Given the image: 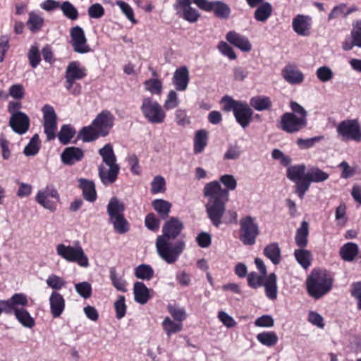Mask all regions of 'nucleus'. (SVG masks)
I'll return each mask as SVG.
<instances>
[{
	"label": "nucleus",
	"mask_w": 361,
	"mask_h": 361,
	"mask_svg": "<svg viewBox=\"0 0 361 361\" xmlns=\"http://www.w3.org/2000/svg\"><path fill=\"white\" fill-rule=\"evenodd\" d=\"M179 105L178 94L175 90H170L164 102V107L166 110L175 109Z\"/></svg>",
	"instance_id": "13d9d810"
},
{
	"label": "nucleus",
	"mask_w": 361,
	"mask_h": 361,
	"mask_svg": "<svg viewBox=\"0 0 361 361\" xmlns=\"http://www.w3.org/2000/svg\"><path fill=\"white\" fill-rule=\"evenodd\" d=\"M190 4L191 0H176L174 6L176 10H183L181 16L185 20L190 23H195L198 20L200 14L195 8L190 6Z\"/></svg>",
	"instance_id": "aec40b11"
},
{
	"label": "nucleus",
	"mask_w": 361,
	"mask_h": 361,
	"mask_svg": "<svg viewBox=\"0 0 361 361\" xmlns=\"http://www.w3.org/2000/svg\"><path fill=\"white\" fill-rule=\"evenodd\" d=\"M43 114V128L47 140H52L56 137L57 129V116L54 107L45 104L42 109Z\"/></svg>",
	"instance_id": "1a4fd4ad"
},
{
	"label": "nucleus",
	"mask_w": 361,
	"mask_h": 361,
	"mask_svg": "<svg viewBox=\"0 0 361 361\" xmlns=\"http://www.w3.org/2000/svg\"><path fill=\"white\" fill-rule=\"evenodd\" d=\"M75 291L80 296L87 299L92 295V286L89 282L83 281L75 285Z\"/></svg>",
	"instance_id": "864d4df0"
},
{
	"label": "nucleus",
	"mask_w": 361,
	"mask_h": 361,
	"mask_svg": "<svg viewBox=\"0 0 361 361\" xmlns=\"http://www.w3.org/2000/svg\"><path fill=\"white\" fill-rule=\"evenodd\" d=\"M233 114L237 122L241 127L245 128L252 120L253 112L247 104L241 102Z\"/></svg>",
	"instance_id": "4be33fe9"
},
{
	"label": "nucleus",
	"mask_w": 361,
	"mask_h": 361,
	"mask_svg": "<svg viewBox=\"0 0 361 361\" xmlns=\"http://www.w3.org/2000/svg\"><path fill=\"white\" fill-rule=\"evenodd\" d=\"M226 39L230 44L243 51L249 52L252 49V45L248 39L235 31L228 32Z\"/></svg>",
	"instance_id": "412c9836"
},
{
	"label": "nucleus",
	"mask_w": 361,
	"mask_h": 361,
	"mask_svg": "<svg viewBox=\"0 0 361 361\" xmlns=\"http://www.w3.org/2000/svg\"><path fill=\"white\" fill-rule=\"evenodd\" d=\"M87 13L91 18H100L104 15V8L102 4L95 3L89 7Z\"/></svg>",
	"instance_id": "338daca9"
},
{
	"label": "nucleus",
	"mask_w": 361,
	"mask_h": 361,
	"mask_svg": "<svg viewBox=\"0 0 361 361\" xmlns=\"http://www.w3.org/2000/svg\"><path fill=\"white\" fill-rule=\"evenodd\" d=\"M201 9L206 11H213L214 15L222 19H227L231 13L229 6L223 1H208L207 0H192Z\"/></svg>",
	"instance_id": "9b49d317"
},
{
	"label": "nucleus",
	"mask_w": 361,
	"mask_h": 361,
	"mask_svg": "<svg viewBox=\"0 0 361 361\" xmlns=\"http://www.w3.org/2000/svg\"><path fill=\"white\" fill-rule=\"evenodd\" d=\"M185 242L182 238L175 242H171L169 239L156 240L157 253L167 264L176 262L185 250Z\"/></svg>",
	"instance_id": "20e7f679"
},
{
	"label": "nucleus",
	"mask_w": 361,
	"mask_h": 361,
	"mask_svg": "<svg viewBox=\"0 0 361 361\" xmlns=\"http://www.w3.org/2000/svg\"><path fill=\"white\" fill-rule=\"evenodd\" d=\"M124 209V204L118 198L112 197L107 205V212L109 216V219L123 215V212Z\"/></svg>",
	"instance_id": "473e14b6"
},
{
	"label": "nucleus",
	"mask_w": 361,
	"mask_h": 361,
	"mask_svg": "<svg viewBox=\"0 0 361 361\" xmlns=\"http://www.w3.org/2000/svg\"><path fill=\"white\" fill-rule=\"evenodd\" d=\"M8 125L14 133L18 135H23L26 133L30 128V119L29 116L23 112L11 116Z\"/></svg>",
	"instance_id": "dca6fc26"
},
{
	"label": "nucleus",
	"mask_w": 361,
	"mask_h": 361,
	"mask_svg": "<svg viewBox=\"0 0 361 361\" xmlns=\"http://www.w3.org/2000/svg\"><path fill=\"white\" fill-rule=\"evenodd\" d=\"M149 291V289L144 283L140 281L135 282L133 286L135 300L141 305L146 304L150 298Z\"/></svg>",
	"instance_id": "393cba45"
},
{
	"label": "nucleus",
	"mask_w": 361,
	"mask_h": 361,
	"mask_svg": "<svg viewBox=\"0 0 361 361\" xmlns=\"http://www.w3.org/2000/svg\"><path fill=\"white\" fill-rule=\"evenodd\" d=\"M59 256L69 262H76L82 267H89V259L80 246H71L60 243L56 247Z\"/></svg>",
	"instance_id": "39448f33"
},
{
	"label": "nucleus",
	"mask_w": 361,
	"mask_h": 361,
	"mask_svg": "<svg viewBox=\"0 0 361 361\" xmlns=\"http://www.w3.org/2000/svg\"><path fill=\"white\" fill-rule=\"evenodd\" d=\"M263 253L275 265L279 264L281 261V249L277 243L267 245L264 248Z\"/></svg>",
	"instance_id": "c85d7f7f"
},
{
	"label": "nucleus",
	"mask_w": 361,
	"mask_h": 361,
	"mask_svg": "<svg viewBox=\"0 0 361 361\" xmlns=\"http://www.w3.org/2000/svg\"><path fill=\"white\" fill-rule=\"evenodd\" d=\"M140 110L146 120L152 124L164 122L166 114L163 107L150 97H145L142 100Z\"/></svg>",
	"instance_id": "423d86ee"
},
{
	"label": "nucleus",
	"mask_w": 361,
	"mask_h": 361,
	"mask_svg": "<svg viewBox=\"0 0 361 361\" xmlns=\"http://www.w3.org/2000/svg\"><path fill=\"white\" fill-rule=\"evenodd\" d=\"M70 43L73 51L76 53L84 54L91 51V47L87 44L83 29L77 25L70 30Z\"/></svg>",
	"instance_id": "9d476101"
},
{
	"label": "nucleus",
	"mask_w": 361,
	"mask_h": 361,
	"mask_svg": "<svg viewBox=\"0 0 361 361\" xmlns=\"http://www.w3.org/2000/svg\"><path fill=\"white\" fill-rule=\"evenodd\" d=\"M282 75L290 84H299L303 80L302 73L291 66L285 67L282 71Z\"/></svg>",
	"instance_id": "7c9ffc66"
},
{
	"label": "nucleus",
	"mask_w": 361,
	"mask_h": 361,
	"mask_svg": "<svg viewBox=\"0 0 361 361\" xmlns=\"http://www.w3.org/2000/svg\"><path fill=\"white\" fill-rule=\"evenodd\" d=\"M84 157V152L78 147H66L61 154V160L63 164L67 165H73L80 161Z\"/></svg>",
	"instance_id": "5701e85b"
},
{
	"label": "nucleus",
	"mask_w": 361,
	"mask_h": 361,
	"mask_svg": "<svg viewBox=\"0 0 361 361\" xmlns=\"http://www.w3.org/2000/svg\"><path fill=\"white\" fill-rule=\"evenodd\" d=\"M294 255L297 262L304 269H307L311 265L312 255L309 251L302 249L296 250L294 252Z\"/></svg>",
	"instance_id": "a19ab883"
},
{
	"label": "nucleus",
	"mask_w": 361,
	"mask_h": 361,
	"mask_svg": "<svg viewBox=\"0 0 361 361\" xmlns=\"http://www.w3.org/2000/svg\"><path fill=\"white\" fill-rule=\"evenodd\" d=\"M86 75L85 68L82 67L78 61L71 62L65 72V75L75 80L84 78Z\"/></svg>",
	"instance_id": "a878e982"
},
{
	"label": "nucleus",
	"mask_w": 361,
	"mask_h": 361,
	"mask_svg": "<svg viewBox=\"0 0 361 361\" xmlns=\"http://www.w3.org/2000/svg\"><path fill=\"white\" fill-rule=\"evenodd\" d=\"M240 240L246 245H254L256 238L259 233V226L255 221V218L246 216L240 221Z\"/></svg>",
	"instance_id": "0eeeda50"
},
{
	"label": "nucleus",
	"mask_w": 361,
	"mask_h": 361,
	"mask_svg": "<svg viewBox=\"0 0 361 361\" xmlns=\"http://www.w3.org/2000/svg\"><path fill=\"white\" fill-rule=\"evenodd\" d=\"M219 180L226 189L222 188L220 183L216 180L207 183L203 188V195L207 199L205 204L207 216L216 227L221 224L228 191L234 190L237 186L236 180L232 175H223Z\"/></svg>",
	"instance_id": "f257e3e1"
},
{
	"label": "nucleus",
	"mask_w": 361,
	"mask_h": 361,
	"mask_svg": "<svg viewBox=\"0 0 361 361\" xmlns=\"http://www.w3.org/2000/svg\"><path fill=\"white\" fill-rule=\"evenodd\" d=\"M46 283L50 288L54 290H60L66 283L63 278L54 274L49 276L46 280Z\"/></svg>",
	"instance_id": "4d7b16f0"
},
{
	"label": "nucleus",
	"mask_w": 361,
	"mask_h": 361,
	"mask_svg": "<svg viewBox=\"0 0 361 361\" xmlns=\"http://www.w3.org/2000/svg\"><path fill=\"white\" fill-rule=\"evenodd\" d=\"M221 103L223 104L222 109L224 111L227 112L233 111L234 113L241 102L235 101L231 97L224 96L221 99Z\"/></svg>",
	"instance_id": "052dcab7"
},
{
	"label": "nucleus",
	"mask_w": 361,
	"mask_h": 361,
	"mask_svg": "<svg viewBox=\"0 0 361 361\" xmlns=\"http://www.w3.org/2000/svg\"><path fill=\"white\" fill-rule=\"evenodd\" d=\"M351 37L352 39H354L355 47L361 48V20H357L353 23Z\"/></svg>",
	"instance_id": "e2e57ef3"
},
{
	"label": "nucleus",
	"mask_w": 361,
	"mask_h": 361,
	"mask_svg": "<svg viewBox=\"0 0 361 361\" xmlns=\"http://www.w3.org/2000/svg\"><path fill=\"white\" fill-rule=\"evenodd\" d=\"M336 131L343 140L361 141V128L356 119L341 121L338 125Z\"/></svg>",
	"instance_id": "6e6552de"
},
{
	"label": "nucleus",
	"mask_w": 361,
	"mask_h": 361,
	"mask_svg": "<svg viewBox=\"0 0 361 361\" xmlns=\"http://www.w3.org/2000/svg\"><path fill=\"white\" fill-rule=\"evenodd\" d=\"M359 251L358 246L355 243H345L341 248L339 254L341 257L346 262L353 261L357 255Z\"/></svg>",
	"instance_id": "c756f323"
},
{
	"label": "nucleus",
	"mask_w": 361,
	"mask_h": 361,
	"mask_svg": "<svg viewBox=\"0 0 361 361\" xmlns=\"http://www.w3.org/2000/svg\"><path fill=\"white\" fill-rule=\"evenodd\" d=\"M15 317L24 327L31 329L35 325L34 318L25 308L20 307V310H16Z\"/></svg>",
	"instance_id": "72a5a7b5"
},
{
	"label": "nucleus",
	"mask_w": 361,
	"mask_h": 361,
	"mask_svg": "<svg viewBox=\"0 0 361 361\" xmlns=\"http://www.w3.org/2000/svg\"><path fill=\"white\" fill-rule=\"evenodd\" d=\"M98 152L102 159V164L98 166L99 178L104 185H111L116 180L120 171L113 146L106 144Z\"/></svg>",
	"instance_id": "f03ea898"
},
{
	"label": "nucleus",
	"mask_w": 361,
	"mask_h": 361,
	"mask_svg": "<svg viewBox=\"0 0 361 361\" xmlns=\"http://www.w3.org/2000/svg\"><path fill=\"white\" fill-rule=\"evenodd\" d=\"M99 136H101L100 133L92 123L88 126L83 127L78 133V137L85 142L94 141Z\"/></svg>",
	"instance_id": "2f4dec72"
},
{
	"label": "nucleus",
	"mask_w": 361,
	"mask_h": 361,
	"mask_svg": "<svg viewBox=\"0 0 361 361\" xmlns=\"http://www.w3.org/2000/svg\"><path fill=\"white\" fill-rule=\"evenodd\" d=\"M257 341L267 346H273L278 341V336L274 331L262 332L257 336Z\"/></svg>",
	"instance_id": "a18cd8bd"
},
{
	"label": "nucleus",
	"mask_w": 361,
	"mask_h": 361,
	"mask_svg": "<svg viewBox=\"0 0 361 361\" xmlns=\"http://www.w3.org/2000/svg\"><path fill=\"white\" fill-rule=\"evenodd\" d=\"M312 19L308 16L297 15L293 20L292 26L299 35L307 36L310 33Z\"/></svg>",
	"instance_id": "a211bd4d"
},
{
	"label": "nucleus",
	"mask_w": 361,
	"mask_h": 361,
	"mask_svg": "<svg viewBox=\"0 0 361 361\" xmlns=\"http://www.w3.org/2000/svg\"><path fill=\"white\" fill-rule=\"evenodd\" d=\"M12 305L15 310H20L28 304L27 296L23 293H16L10 298Z\"/></svg>",
	"instance_id": "bf43d9fd"
},
{
	"label": "nucleus",
	"mask_w": 361,
	"mask_h": 361,
	"mask_svg": "<svg viewBox=\"0 0 361 361\" xmlns=\"http://www.w3.org/2000/svg\"><path fill=\"white\" fill-rule=\"evenodd\" d=\"M27 24L30 31L35 32L42 28L44 24V20L41 16L36 14L35 13L30 12L29 13V18Z\"/></svg>",
	"instance_id": "09e8293b"
},
{
	"label": "nucleus",
	"mask_w": 361,
	"mask_h": 361,
	"mask_svg": "<svg viewBox=\"0 0 361 361\" xmlns=\"http://www.w3.org/2000/svg\"><path fill=\"white\" fill-rule=\"evenodd\" d=\"M305 283L308 294L316 298V269L312 271Z\"/></svg>",
	"instance_id": "680f3d73"
},
{
	"label": "nucleus",
	"mask_w": 361,
	"mask_h": 361,
	"mask_svg": "<svg viewBox=\"0 0 361 361\" xmlns=\"http://www.w3.org/2000/svg\"><path fill=\"white\" fill-rule=\"evenodd\" d=\"M145 90L152 94L160 95L162 92L163 85L161 80L158 79H149L144 82Z\"/></svg>",
	"instance_id": "49530a36"
},
{
	"label": "nucleus",
	"mask_w": 361,
	"mask_h": 361,
	"mask_svg": "<svg viewBox=\"0 0 361 361\" xmlns=\"http://www.w3.org/2000/svg\"><path fill=\"white\" fill-rule=\"evenodd\" d=\"M162 326L167 336H170L173 334L180 332L183 329V324L180 322H175L169 317H166L163 322Z\"/></svg>",
	"instance_id": "37998d69"
},
{
	"label": "nucleus",
	"mask_w": 361,
	"mask_h": 361,
	"mask_svg": "<svg viewBox=\"0 0 361 361\" xmlns=\"http://www.w3.org/2000/svg\"><path fill=\"white\" fill-rule=\"evenodd\" d=\"M272 6L270 3L264 2L255 11L254 18L258 22L264 23L271 16Z\"/></svg>",
	"instance_id": "f704fd0d"
},
{
	"label": "nucleus",
	"mask_w": 361,
	"mask_h": 361,
	"mask_svg": "<svg viewBox=\"0 0 361 361\" xmlns=\"http://www.w3.org/2000/svg\"><path fill=\"white\" fill-rule=\"evenodd\" d=\"M304 164L294 165L288 167L287 178L295 183V192L302 199L311 183L316 181V171L311 169L305 173Z\"/></svg>",
	"instance_id": "7ed1b4c3"
},
{
	"label": "nucleus",
	"mask_w": 361,
	"mask_h": 361,
	"mask_svg": "<svg viewBox=\"0 0 361 361\" xmlns=\"http://www.w3.org/2000/svg\"><path fill=\"white\" fill-rule=\"evenodd\" d=\"M110 279H111L112 284L115 288H116L118 290H120L122 292L126 291V282L122 278V276H118L115 268H111L110 269Z\"/></svg>",
	"instance_id": "8fccbe9b"
},
{
	"label": "nucleus",
	"mask_w": 361,
	"mask_h": 361,
	"mask_svg": "<svg viewBox=\"0 0 361 361\" xmlns=\"http://www.w3.org/2000/svg\"><path fill=\"white\" fill-rule=\"evenodd\" d=\"M114 307L116 313V317L118 319L125 317L126 305L125 303V297L123 295L118 296L117 300L114 303Z\"/></svg>",
	"instance_id": "0e129e2a"
},
{
	"label": "nucleus",
	"mask_w": 361,
	"mask_h": 361,
	"mask_svg": "<svg viewBox=\"0 0 361 361\" xmlns=\"http://www.w3.org/2000/svg\"><path fill=\"white\" fill-rule=\"evenodd\" d=\"M166 191V181L161 176H157L151 183V192L157 194Z\"/></svg>",
	"instance_id": "5fc2aeb1"
},
{
	"label": "nucleus",
	"mask_w": 361,
	"mask_h": 361,
	"mask_svg": "<svg viewBox=\"0 0 361 361\" xmlns=\"http://www.w3.org/2000/svg\"><path fill=\"white\" fill-rule=\"evenodd\" d=\"M115 231L120 234L126 233L129 230V225L124 215L109 219Z\"/></svg>",
	"instance_id": "c03bdc74"
},
{
	"label": "nucleus",
	"mask_w": 361,
	"mask_h": 361,
	"mask_svg": "<svg viewBox=\"0 0 361 361\" xmlns=\"http://www.w3.org/2000/svg\"><path fill=\"white\" fill-rule=\"evenodd\" d=\"M334 274L326 269L317 270V299L328 294L333 288Z\"/></svg>",
	"instance_id": "ddd939ff"
},
{
	"label": "nucleus",
	"mask_w": 361,
	"mask_h": 361,
	"mask_svg": "<svg viewBox=\"0 0 361 361\" xmlns=\"http://www.w3.org/2000/svg\"><path fill=\"white\" fill-rule=\"evenodd\" d=\"M80 188L82 190V195L84 198L89 202H94L97 198V193L95 190L94 183L86 179L80 178L79 180Z\"/></svg>",
	"instance_id": "cd10ccee"
},
{
	"label": "nucleus",
	"mask_w": 361,
	"mask_h": 361,
	"mask_svg": "<svg viewBox=\"0 0 361 361\" xmlns=\"http://www.w3.org/2000/svg\"><path fill=\"white\" fill-rule=\"evenodd\" d=\"M267 276L261 274H258L256 272H251L247 276L248 285L253 288L261 287L264 284Z\"/></svg>",
	"instance_id": "603ef678"
},
{
	"label": "nucleus",
	"mask_w": 361,
	"mask_h": 361,
	"mask_svg": "<svg viewBox=\"0 0 361 361\" xmlns=\"http://www.w3.org/2000/svg\"><path fill=\"white\" fill-rule=\"evenodd\" d=\"M39 148L40 142L39 135L35 134L30 139L29 143L25 147L23 153L27 157L35 156L39 152Z\"/></svg>",
	"instance_id": "79ce46f5"
},
{
	"label": "nucleus",
	"mask_w": 361,
	"mask_h": 361,
	"mask_svg": "<svg viewBox=\"0 0 361 361\" xmlns=\"http://www.w3.org/2000/svg\"><path fill=\"white\" fill-rule=\"evenodd\" d=\"M114 121V115L109 111H103L96 116L92 123L101 136L105 137L113 127Z\"/></svg>",
	"instance_id": "2eb2a0df"
},
{
	"label": "nucleus",
	"mask_w": 361,
	"mask_h": 361,
	"mask_svg": "<svg viewBox=\"0 0 361 361\" xmlns=\"http://www.w3.org/2000/svg\"><path fill=\"white\" fill-rule=\"evenodd\" d=\"M116 4L119 6L123 13L132 23L135 24L137 23V20L134 16L133 10L128 4L123 1L118 0L116 1Z\"/></svg>",
	"instance_id": "6e6d98bb"
},
{
	"label": "nucleus",
	"mask_w": 361,
	"mask_h": 361,
	"mask_svg": "<svg viewBox=\"0 0 361 361\" xmlns=\"http://www.w3.org/2000/svg\"><path fill=\"white\" fill-rule=\"evenodd\" d=\"M350 293L357 301V309L361 310V281L353 283L351 285Z\"/></svg>",
	"instance_id": "774afa93"
},
{
	"label": "nucleus",
	"mask_w": 361,
	"mask_h": 361,
	"mask_svg": "<svg viewBox=\"0 0 361 361\" xmlns=\"http://www.w3.org/2000/svg\"><path fill=\"white\" fill-rule=\"evenodd\" d=\"M154 209L159 213L161 218L165 219L168 217L171 208V204L164 200L157 199L152 202Z\"/></svg>",
	"instance_id": "58836bf2"
},
{
	"label": "nucleus",
	"mask_w": 361,
	"mask_h": 361,
	"mask_svg": "<svg viewBox=\"0 0 361 361\" xmlns=\"http://www.w3.org/2000/svg\"><path fill=\"white\" fill-rule=\"evenodd\" d=\"M307 119L298 118L295 114L285 113L281 118V128L288 133H294L304 128Z\"/></svg>",
	"instance_id": "f8f14e48"
},
{
	"label": "nucleus",
	"mask_w": 361,
	"mask_h": 361,
	"mask_svg": "<svg viewBox=\"0 0 361 361\" xmlns=\"http://www.w3.org/2000/svg\"><path fill=\"white\" fill-rule=\"evenodd\" d=\"M241 155L240 147L236 145H230L227 151L224 154V160H236Z\"/></svg>",
	"instance_id": "69168bd1"
},
{
	"label": "nucleus",
	"mask_w": 361,
	"mask_h": 361,
	"mask_svg": "<svg viewBox=\"0 0 361 361\" xmlns=\"http://www.w3.org/2000/svg\"><path fill=\"white\" fill-rule=\"evenodd\" d=\"M49 197L59 199L58 191L53 186H47L44 190H39L35 196V201L44 209L54 212L56 210V204L49 199Z\"/></svg>",
	"instance_id": "4468645a"
},
{
	"label": "nucleus",
	"mask_w": 361,
	"mask_h": 361,
	"mask_svg": "<svg viewBox=\"0 0 361 361\" xmlns=\"http://www.w3.org/2000/svg\"><path fill=\"white\" fill-rule=\"evenodd\" d=\"M172 80L177 91L183 92L186 90L190 80L188 68L186 66H182L177 68L174 72Z\"/></svg>",
	"instance_id": "6ab92c4d"
},
{
	"label": "nucleus",
	"mask_w": 361,
	"mask_h": 361,
	"mask_svg": "<svg viewBox=\"0 0 361 361\" xmlns=\"http://www.w3.org/2000/svg\"><path fill=\"white\" fill-rule=\"evenodd\" d=\"M262 286L264 287L266 296L270 300H275L277 298L276 276L274 273L269 274L264 281Z\"/></svg>",
	"instance_id": "bb28decb"
},
{
	"label": "nucleus",
	"mask_w": 361,
	"mask_h": 361,
	"mask_svg": "<svg viewBox=\"0 0 361 361\" xmlns=\"http://www.w3.org/2000/svg\"><path fill=\"white\" fill-rule=\"evenodd\" d=\"M50 312L54 318L59 317L65 309V300L62 295L54 291L49 298Z\"/></svg>",
	"instance_id": "b1692460"
},
{
	"label": "nucleus",
	"mask_w": 361,
	"mask_h": 361,
	"mask_svg": "<svg viewBox=\"0 0 361 361\" xmlns=\"http://www.w3.org/2000/svg\"><path fill=\"white\" fill-rule=\"evenodd\" d=\"M183 228V223L178 219L172 217L164 225L163 235L158 236L157 239L171 240L175 238L179 235Z\"/></svg>",
	"instance_id": "f3484780"
},
{
	"label": "nucleus",
	"mask_w": 361,
	"mask_h": 361,
	"mask_svg": "<svg viewBox=\"0 0 361 361\" xmlns=\"http://www.w3.org/2000/svg\"><path fill=\"white\" fill-rule=\"evenodd\" d=\"M75 133V130L70 125H63L58 134V138L62 144L67 145L74 137Z\"/></svg>",
	"instance_id": "de8ad7c7"
},
{
	"label": "nucleus",
	"mask_w": 361,
	"mask_h": 361,
	"mask_svg": "<svg viewBox=\"0 0 361 361\" xmlns=\"http://www.w3.org/2000/svg\"><path fill=\"white\" fill-rule=\"evenodd\" d=\"M250 104L257 111H261L269 109L271 106V102L268 97L255 96L251 98Z\"/></svg>",
	"instance_id": "e433bc0d"
},
{
	"label": "nucleus",
	"mask_w": 361,
	"mask_h": 361,
	"mask_svg": "<svg viewBox=\"0 0 361 361\" xmlns=\"http://www.w3.org/2000/svg\"><path fill=\"white\" fill-rule=\"evenodd\" d=\"M207 145V132L205 130H199L196 132L194 139V152H202Z\"/></svg>",
	"instance_id": "4c0bfd02"
},
{
	"label": "nucleus",
	"mask_w": 361,
	"mask_h": 361,
	"mask_svg": "<svg viewBox=\"0 0 361 361\" xmlns=\"http://www.w3.org/2000/svg\"><path fill=\"white\" fill-rule=\"evenodd\" d=\"M134 274L137 279L149 281L153 278L154 271L150 265L142 264L135 268Z\"/></svg>",
	"instance_id": "c9c22d12"
},
{
	"label": "nucleus",
	"mask_w": 361,
	"mask_h": 361,
	"mask_svg": "<svg viewBox=\"0 0 361 361\" xmlns=\"http://www.w3.org/2000/svg\"><path fill=\"white\" fill-rule=\"evenodd\" d=\"M308 233V223L303 221L296 232L295 243L298 246L304 247L307 245Z\"/></svg>",
	"instance_id": "ea45409f"
},
{
	"label": "nucleus",
	"mask_w": 361,
	"mask_h": 361,
	"mask_svg": "<svg viewBox=\"0 0 361 361\" xmlns=\"http://www.w3.org/2000/svg\"><path fill=\"white\" fill-rule=\"evenodd\" d=\"M63 15L71 20H75L78 18V12L76 8L69 1H64L61 5Z\"/></svg>",
	"instance_id": "3c124183"
}]
</instances>
